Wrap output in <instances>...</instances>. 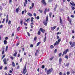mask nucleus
<instances>
[{
    "instance_id": "obj_1",
    "label": "nucleus",
    "mask_w": 75,
    "mask_h": 75,
    "mask_svg": "<svg viewBox=\"0 0 75 75\" xmlns=\"http://www.w3.org/2000/svg\"><path fill=\"white\" fill-rule=\"evenodd\" d=\"M53 69L52 68L48 70H47V69L45 68V71L46 72H47V75H49L50 74V73H51L52 71H53Z\"/></svg>"
},
{
    "instance_id": "obj_2",
    "label": "nucleus",
    "mask_w": 75,
    "mask_h": 75,
    "mask_svg": "<svg viewBox=\"0 0 75 75\" xmlns=\"http://www.w3.org/2000/svg\"><path fill=\"white\" fill-rule=\"evenodd\" d=\"M48 16L47 15L46 17V20L43 21L44 24L45 25H47V23H48Z\"/></svg>"
},
{
    "instance_id": "obj_3",
    "label": "nucleus",
    "mask_w": 75,
    "mask_h": 75,
    "mask_svg": "<svg viewBox=\"0 0 75 75\" xmlns=\"http://www.w3.org/2000/svg\"><path fill=\"white\" fill-rule=\"evenodd\" d=\"M26 66H27V64H25V65L23 71V75H25V73L27 72V70H26Z\"/></svg>"
},
{
    "instance_id": "obj_4",
    "label": "nucleus",
    "mask_w": 75,
    "mask_h": 75,
    "mask_svg": "<svg viewBox=\"0 0 75 75\" xmlns=\"http://www.w3.org/2000/svg\"><path fill=\"white\" fill-rule=\"evenodd\" d=\"M69 51V49H67L65 51H64L62 56H63L64 55L67 54L68 51Z\"/></svg>"
},
{
    "instance_id": "obj_5",
    "label": "nucleus",
    "mask_w": 75,
    "mask_h": 75,
    "mask_svg": "<svg viewBox=\"0 0 75 75\" xmlns=\"http://www.w3.org/2000/svg\"><path fill=\"white\" fill-rule=\"evenodd\" d=\"M41 2L43 4L44 6H45L47 5V3H46V2H45V0H42L41 1Z\"/></svg>"
},
{
    "instance_id": "obj_6",
    "label": "nucleus",
    "mask_w": 75,
    "mask_h": 75,
    "mask_svg": "<svg viewBox=\"0 0 75 75\" xmlns=\"http://www.w3.org/2000/svg\"><path fill=\"white\" fill-rule=\"evenodd\" d=\"M29 2H31L30 0H28ZM27 0H25V2L24 3V7H26V5L27 4Z\"/></svg>"
},
{
    "instance_id": "obj_7",
    "label": "nucleus",
    "mask_w": 75,
    "mask_h": 75,
    "mask_svg": "<svg viewBox=\"0 0 75 75\" xmlns=\"http://www.w3.org/2000/svg\"><path fill=\"white\" fill-rule=\"evenodd\" d=\"M3 62H4V64H5V65L7 64V60H6V58H4V59Z\"/></svg>"
},
{
    "instance_id": "obj_8",
    "label": "nucleus",
    "mask_w": 75,
    "mask_h": 75,
    "mask_svg": "<svg viewBox=\"0 0 75 75\" xmlns=\"http://www.w3.org/2000/svg\"><path fill=\"white\" fill-rule=\"evenodd\" d=\"M40 30L43 33H44V32H45V30L43 29L42 28H40Z\"/></svg>"
},
{
    "instance_id": "obj_9",
    "label": "nucleus",
    "mask_w": 75,
    "mask_h": 75,
    "mask_svg": "<svg viewBox=\"0 0 75 75\" xmlns=\"http://www.w3.org/2000/svg\"><path fill=\"white\" fill-rule=\"evenodd\" d=\"M62 62V59L61 58H60L59 59V65H61V62Z\"/></svg>"
},
{
    "instance_id": "obj_10",
    "label": "nucleus",
    "mask_w": 75,
    "mask_h": 75,
    "mask_svg": "<svg viewBox=\"0 0 75 75\" xmlns=\"http://www.w3.org/2000/svg\"><path fill=\"white\" fill-rule=\"evenodd\" d=\"M70 4H71V6H75V3H74V2H72V3L70 2Z\"/></svg>"
},
{
    "instance_id": "obj_11",
    "label": "nucleus",
    "mask_w": 75,
    "mask_h": 75,
    "mask_svg": "<svg viewBox=\"0 0 75 75\" xmlns=\"http://www.w3.org/2000/svg\"><path fill=\"white\" fill-rule=\"evenodd\" d=\"M61 38H60L58 40L57 42V45H58L59 44V43L61 41Z\"/></svg>"
},
{
    "instance_id": "obj_12",
    "label": "nucleus",
    "mask_w": 75,
    "mask_h": 75,
    "mask_svg": "<svg viewBox=\"0 0 75 75\" xmlns=\"http://www.w3.org/2000/svg\"><path fill=\"white\" fill-rule=\"evenodd\" d=\"M60 21L61 24H62L63 22H62V21L61 19V17H60Z\"/></svg>"
},
{
    "instance_id": "obj_13",
    "label": "nucleus",
    "mask_w": 75,
    "mask_h": 75,
    "mask_svg": "<svg viewBox=\"0 0 75 75\" xmlns=\"http://www.w3.org/2000/svg\"><path fill=\"white\" fill-rule=\"evenodd\" d=\"M68 21H69V22L70 23V25H72V23H71V22H72V20H71V19H69L68 20Z\"/></svg>"
},
{
    "instance_id": "obj_14",
    "label": "nucleus",
    "mask_w": 75,
    "mask_h": 75,
    "mask_svg": "<svg viewBox=\"0 0 75 75\" xmlns=\"http://www.w3.org/2000/svg\"><path fill=\"white\" fill-rule=\"evenodd\" d=\"M56 28V26H54L53 27H51V29L52 30H54Z\"/></svg>"
},
{
    "instance_id": "obj_15",
    "label": "nucleus",
    "mask_w": 75,
    "mask_h": 75,
    "mask_svg": "<svg viewBox=\"0 0 75 75\" xmlns=\"http://www.w3.org/2000/svg\"><path fill=\"white\" fill-rule=\"evenodd\" d=\"M75 42H74L71 45V47H74V46H75Z\"/></svg>"
},
{
    "instance_id": "obj_16",
    "label": "nucleus",
    "mask_w": 75,
    "mask_h": 75,
    "mask_svg": "<svg viewBox=\"0 0 75 75\" xmlns=\"http://www.w3.org/2000/svg\"><path fill=\"white\" fill-rule=\"evenodd\" d=\"M12 65L13 67H14L15 66H16V64H15V63H14V62H13L12 63Z\"/></svg>"
},
{
    "instance_id": "obj_17",
    "label": "nucleus",
    "mask_w": 75,
    "mask_h": 75,
    "mask_svg": "<svg viewBox=\"0 0 75 75\" xmlns=\"http://www.w3.org/2000/svg\"><path fill=\"white\" fill-rule=\"evenodd\" d=\"M28 16H30V17H31L33 16L32 14H31L30 13H28Z\"/></svg>"
},
{
    "instance_id": "obj_18",
    "label": "nucleus",
    "mask_w": 75,
    "mask_h": 75,
    "mask_svg": "<svg viewBox=\"0 0 75 75\" xmlns=\"http://www.w3.org/2000/svg\"><path fill=\"white\" fill-rule=\"evenodd\" d=\"M50 48L51 49H52V48H54V46L53 45H51L50 46Z\"/></svg>"
},
{
    "instance_id": "obj_19",
    "label": "nucleus",
    "mask_w": 75,
    "mask_h": 75,
    "mask_svg": "<svg viewBox=\"0 0 75 75\" xmlns=\"http://www.w3.org/2000/svg\"><path fill=\"white\" fill-rule=\"evenodd\" d=\"M19 8H17L16 9V13H18V11H19Z\"/></svg>"
},
{
    "instance_id": "obj_20",
    "label": "nucleus",
    "mask_w": 75,
    "mask_h": 75,
    "mask_svg": "<svg viewBox=\"0 0 75 75\" xmlns=\"http://www.w3.org/2000/svg\"><path fill=\"white\" fill-rule=\"evenodd\" d=\"M7 41L6 40H4V44H5V45L7 44Z\"/></svg>"
},
{
    "instance_id": "obj_21",
    "label": "nucleus",
    "mask_w": 75,
    "mask_h": 75,
    "mask_svg": "<svg viewBox=\"0 0 75 75\" xmlns=\"http://www.w3.org/2000/svg\"><path fill=\"white\" fill-rule=\"evenodd\" d=\"M47 8H46L44 12V14H46V13H47Z\"/></svg>"
},
{
    "instance_id": "obj_22",
    "label": "nucleus",
    "mask_w": 75,
    "mask_h": 75,
    "mask_svg": "<svg viewBox=\"0 0 75 75\" xmlns=\"http://www.w3.org/2000/svg\"><path fill=\"white\" fill-rule=\"evenodd\" d=\"M49 16L50 18H51V16H52V12H50L49 13Z\"/></svg>"
},
{
    "instance_id": "obj_23",
    "label": "nucleus",
    "mask_w": 75,
    "mask_h": 75,
    "mask_svg": "<svg viewBox=\"0 0 75 75\" xmlns=\"http://www.w3.org/2000/svg\"><path fill=\"white\" fill-rule=\"evenodd\" d=\"M54 56H52L51 58L50 59V61H52L53 59H54Z\"/></svg>"
},
{
    "instance_id": "obj_24",
    "label": "nucleus",
    "mask_w": 75,
    "mask_h": 75,
    "mask_svg": "<svg viewBox=\"0 0 75 75\" xmlns=\"http://www.w3.org/2000/svg\"><path fill=\"white\" fill-rule=\"evenodd\" d=\"M14 57H16V55H17V52H15V53L13 55Z\"/></svg>"
},
{
    "instance_id": "obj_25",
    "label": "nucleus",
    "mask_w": 75,
    "mask_h": 75,
    "mask_svg": "<svg viewBox=\"0 0 75 75\" xmlns=\"http://www.w3.org/2000/svg\"><path fill=\"white\" fill-rule=\"evenodd\" d=\"M41 42H39L37 44V46H38L40 44V43Z\"/></svg>"
},
{
    "instance_id": "obj_26",
    "label": "nucleus",
    "mask_w": 75,
    "mask_h": 75,
    "mask_svg": "<svg viewBox=\"0 0 75 75\" xmlns=\"http://www.w3.org/2000/svg\"><path fill=\"white\" fill-rule=\"evenodd\" d=\"M47 38V37L46 36L45 37L44 40V42H45V41L46 40V39Z\"/></svg>"
},
{
    "instance_id": "obj_27",
    "label": "nucleus",
    "mask_w": 75,
    "mask_h": 75,
    "mask_svg": "<svg viewBox=\"0 0 75 75\" xmlns=\"http://www.w3.org/2000/svg\"><path fill=\"white\" fill-rule=\"evenodd\" d=\"M38 34V35H40L41 34V31L40 30H39Z\"/></svg>"
},
{
    "instance_id": "obj_28",
    "label": "nucleus",
    "mask_w": 75,
    "mask_h": 75,
    "mask_svg": "<svg viewBox=\"0 0 75 75\" xmlns=\"http://www.w3.org/2000/svg\"><path fill=\"white\" fill-rule=\"evenodd\" d=\"M37 39V37H35L34 38V41H36Z\"/></svg>"
},
{
    "instance_id": "obj_29",
    "label": "nucleus",
    "mask_w": 75,
    "mask_h": 75,
    "mask_svg": "<svg viewBox=\"0 0 75 75\" xmlns=\"http://www.w3.org/2000/svg\"><path fill=\"white\" fill-rule=\"evenodd\" d=\"M4 50H3L2 51V55H3V54H4Z\"/></svg>"
},
{
    "instance_id": "obj_30",
    "label": "nucleus",
    "mask_w": 75,
    "mask_h": 75,
    "mask_svg": "<svg viewBox=\"0 0 75 75\" xmlns=\"http://www.w3.org/2000/svg\"><path fill=\"white\" fill-rule=\"evenodd\" d=\"M23 20L21 21H20V23H21V25H23Z\"/></svg>"
},
{
    "instance_id": "obj_31",
    "label": "nucleus",
    "mask_w": 75,
    "mask_h": 75,
    "mask_svg": "<svg viewBox=\"0 0 75 75\" xmlns=\"http://www.w3.org/2000/svg\"><path fill=\"white\" fill-rule=\"evenodd\" d=\"M65 58H67V59H68V56L67 55H66L65 57Z\"/></svg>"
},
{
    "instance_id": "obj_32",
    "label": "nucleus",
    "mask_w": 75,
    "mask_h": 75,
    "mask_svg": "<svg viewBox=\"0 0 75 75\" xmlns=\"http://www.w3.org/2000/svg\"><path fill=\"white\" fill-rule=\"evenodd\" d=\"M11 21H9L8 22V24H9V25H10V24H11Z\"/></svg>"
},
{
    "instance_id": "obj_33",
    "label": "nucleus",
    "mask_w": 75,
    "mask_h": 75,
    "mask_svg": "<svg viewBox=\"0 0 75 75\" xmlns=\"http://www.w3.org/2000/svg\"><path fill=\"white\" fill-rule=\"evenodd\" d=\"M33 20H34V18L32 17L31 18V22H33Z\"/></svg>"
},
{
    "instance_id": "obj_34",
    "label": "nucleus",
    "mask_w": 75,
    "mask_h": 75,
    "mask_svg": "<svg viewBox=\"0 0 75 75\" xmlns=\"http://www.w3.org/2000/svg\"><path fill=\"white\" fill-rule=\"evenodd\" d=\"M28 21H30V19L29 18H28L26 21H25V22H28Z\"/></svg>"
},
{
    "instance_id": "obj_35",
    "label": "nucleus",
    "mask_w": 75,
    "mask_h": 75,
    "mask_svg": "<svg viewBox=\"0 0 75 75\" xmlns=\"http://www.w3.org/2000/svg\"><path fill=\"white\" fill-rule=\"evenodd\" d=\"M7 49H8V46H6V51H7Z\"/></svg>"
},
{
    "instance_id": "obj_36",
    "label": "nucleus",
    "mask_w": 75,
    "mask_h": 75,
    "mask_svg": "<svg viewBox=\"0 0 75 75\" xmlns=\"http://www.w3.org/2000/svg\"><path fill=\"white\" fill-rule=\"evenodd\" d=\"M34 6V3H32V8H33Z\"/></svg>"
},
{
    "instance_id": "obj_37",
    "label": "nucleus",
    "mask_w": 75,
    "mask_h": 75,
    "mask_svg": "<svg viewBox=\"0 0 75 75\" xmlns=\"http://www.w3.org/2000/svg\"><path fill=\"white\" fill-rule=\"evenodd\" d=\"M69 63H67L66 64V67H68V66H69Z\"/></svg>"
},
{
    "instance_id": "obj_38",
    "label": "nucleus",
    "mask_w": 75,
    "mask_h": 75,
    "mask_svg": "<svg viewBox=\"0 0 75 75\" xmlns=\"http://www.w3.org/2000/svg\"><path fill=\"white\" fill-rule=\"evenodd\" d=\"M10 58L11 59H12V60H13V59H14V57L12 56H11L10 57Z\"/></svg>"
},
{
    "instance_id": "obj_39",
    "label": "nucleus",
    "mask_w": 75,
    "mask_h": 75,
    "mask_svg": "<svg viewBox=\"0 0 75 75\" xmlns=\"http://www.w3.org/2000/svg\"><path fill=\"white\" fill-rule=\"evenodd\" d=\"M6 57V55L4 54V55H3L2 58V59H3L4 58V57Z\"/></svg>"
},
{
    "instance_id": "obj_40",
    "label": "nucleus",
    "mask_w": 75,
    "mask_h": 75,
    "mask_svg": "<svg viewBox=\"0 0 75 75\" xmlns=\"http://www.w3.org/2000/svg\"><path fill=\"white\" fill-rule=\"evenodd\" d=\"M37 20H39L40 19V17L39 16H37L36 17Z\"/></svg>"
},
{
    "instance_id": "obj_41",
    "label": "nucleus",
    "mask_w": 75,
    "mask_h": 75,
    "mask_svg": "<svg viewBox=\"0 0 75 75\" xmlns=\"http://www.w3.org/2000/svg\"><path fill=\"white\" fill-rule=\"evenodd\" d=\"M71 8L73 10H74L75 9V7L74 6H71Z\"/></svg>"
},
{
    "instance_id": "obj_42",
    "label": "nucleus",
    "mask_w": 75,
    "mask_h": 75,
    "mask_svg": "<svg viewBox=\"0 0 75 75\" xmlns=\"http://www.w3.org/2000/svg\"><path fill=\"white\" fill-rule=\"evenodd\" d=\"M44 68H45V66H44V65H42V69H44Z\"/></svg>"
},
{
    "instance_id": "obj_43",
    "label": "nucleus",
    "mask_w": 75,
    "mask_h": 75,
    "mask_svg": "<svg viewBox=\"0 0 75 75\" xmlns=\"http://www.w3.org/2000/svg\"><path fill=\"white\" fill-rule=\"evenodd\" d=\"M20 30V27H18L17 28V30L19 31Z\"/></svg>"
},
{
    "instance_id": "obj_44",
    "label": "nucleus",
    "mask_w": 75,
    "mask_h": 75,
    "mask_svg": "<svg viewBox=\"0 0 75 75\" xmlns=\"http://www.w3.org/2000/svg\"><path fill=\"white\" fill-rule=\"evenodd\" d=\"M27 34H28V36L29 37H30V33H29V32H27Z\"/></svg>"
},
{
    "instance_id": "obj_45",
    "label": "nucleus",
    "mask_w": 75,
    "mask_h": 75,
    "mask_svg": "<svg viewBox=\"0 0 75 75\" xmlns=\"http://www.w3.org/2000/svg\"><path fill=\"white\" fill-rule=\"evenodd\" d=\"M57 49H55L54 51V53H56V52H57Z\"/></svg>"
},
{
    "instance_id": "obj_46",
    "label": "nucleus",
    "mask_w": 75,
    "mask_h": 75,
    "mask_svg": "<svg viewBox=\"0 0 75 75\" xmlns=\"http://www.w3.org/2000/svg\"><path fill=\"white\" fill-rule=\"evenodd\" d=\"M14 34V33L13 32L12 34V37H13Z\"/></svg>"
},
{
    "instance_id": "obj_47",
    "label": "nucleus",
    "mask_w": 75,
    "mask_h": 75,
    "mask_svg": "<svg viewBox=\"0 0 75 75\" xmlns=\"http://www.w3.org/2000/svg\"><path fill=\"white\" fill-rule=\"evenodd\" d=\"M57 7H58V5H57V4L55 6V8H57Z\"/></svg>"
},
{
    "instance_id": "obj_48",
    "label": "nucleus",
    "mask_w": 75,
    "mask_h": 75,
    "mask_svg": "<svg viewBox=\"0 0 75 75\" xmlns=\"http://www.w3.org/2000/svg\"><path fill=\"white\" fill-rule=\"evenodd\" d=\"M39 11H40L41 13H42V11H41L40 10H38Z\"/></svg>"
},
{
    "instance_id": "obj_49",
    "label": "nucleus",
    "mask_w": 75,
    "mask_h": 75,
    "mask_svg": "<svg viewBox=\"0 0 75 75\" xmlns=\"http://www.w3.org/2000/svg\"><path fill=\"white\" fill-rule=\"evenodd\" d=\"M5 40H8V37H6L5 38Z\"/></svg>"
},
{
    "instance_id": "obj_50",
    "label": "nucleus",
    "mask_w": 75,
    "mask_h": 75,
    "mask_svg": "<svg viewBox=\"0 0 75 75\" xmlns=\"http://www.w3.org/2000/svg\"><path fill=\"white\" fill-rule=\"evenodd\" d=\"M0 10H3V7L1 6H0Z\"/></svg>"
},
{
    "instance_id": "obj_51",
    "label": "nucleus",
    "mask_w": 75,
    "mask_h": 75,
    "mask_svg": "<svg viewBox=\"0 0 75 75\" xmlns=\"http://www.w3.org/2000/svg\"><path fill=\"white\" fill-rule=\"evenodd\" d=\"M57 42H56L54 44V46H55L56 45H57Z\"/></svg>"
},
{
    "instance_id": "obj_52",
    "label": "nucleus",
    "mask_w": 75,
    "mask_h": 75,
    "mask_svg": "<svg viewBox=\"0 0 75 75\" xmlns=\"http://www.w3.org/2000/svg\"><path fill=\"white\" fill-rule=\"evenodd\" d=\"M57 35H58L59 34H61V32H58L57 33Z\"/></svg>"
},
{
    "instance_id": "obj_53",
    "label": "nucleus",
    "mask_w": 75,
    "mask_h": 75,
    "mask_svg": "<svg viewBox=\"0 0 75 75\" xmlns=\"http://www.w3.org/2000/svg\"><path fill=\"white\" fill-rule=\"evenodd\" d=\"M62 55V54L61 53H60L59 54V57H60V56H61Z\"/></svg>"
},
{
    "instance_id": "obj_54",
    "label": "nucleus",
    "mask_w": 75,
    "mask_h": 75,
    "mask_svg": "<svg viewBox=\"0 0 75 75\" xmlns=\"http://www.w3.org/2000/svg\"><path fill=\"white\" fill-rule=\"evenodd\" d=\"M69 72H67V75H69Z\"/></svg>"
},
{
    "instance_id": "obj_55",
    "label": "nucleus",
    "mask_w": 75,
    "mask_h": 75,
    "mask_svg": "<svg viewBox=\"0 0 75 75\" xmlns=\"http://www.w3.org/2000/svg\"><path fill=\"white\" fill-rule=\"evenodd\" d=\"M8 19H6V23H7V22H8Z\"/></svg>"
},
{
    "instance_id": "obj_56",
    "label": "nucleus",
    "mask_w": 75,
    "mask_h": 75,
    "mask_svg": "<svg viewBox=\"0 0 75 75\" xmlns=\"http://www.w3.org/2000/svg\"><path fill=\"white\" fill-rule=\"evenodd\" d=\"M20 68V66H18L17 67V68L16 69H19Z\"/></svg>"
},
{
    "instance_id": "obj_57",
    "label": "nucleus",
    "mask_w": 75,
    "mask_h": 75,
    "mask_svg": "<svg viewBox=\"0 0 75 75\" xmlns=\"http://www.w3.org/2000/svg\"><path fill=\"white\" fill-rule=\"evenodd\" d=\"M24 11H23L22 12V14H24Z\"/></svg>"
},
{
    "instance_id": "obj_58",
    "label": "nucleus",
    "mask_w": 75,
    "mask_h": 75,
    "mask_svg": "<svg viewBox=\"0 0 75 75\" xmlns=\"http://www.w3.org/2000/svg\"><path fill=\"white\" fill-rule=\"evenodd\" d=\"M9 0V3L11 4V1H12V0Z\"/></svg>"
},
{
    "instance_id": "obj_59",
    "label": "nucleus",
    "mask_w": 75,
    "mask_h": 75,
    "mask_svg": "<svg viewBox=\"0 0 75 75\" xmlns=\"http://www.w3.org/2000/svg\"><path fill=\"white\" fill-rule=\"evenodd\" d=\"M24 25H26V26H27V24L26 23H24Z\"/></svg>"
},
{
    "instance_id": "obj_60",
    "label": "nucleus",
    "mask_w": 75,
    "mask_h": 75,
    "mask_svg": "<svg viewBox=\"0 0 75 75\" xmlns=\"http://www.w3.org/2000/svg\"><path fill=\"white\" fill-rule=\"evenodd\" d=\"M30 47H33V44H31L30 45Z\"/></svg>"
},
{
    "instance_id": "obj_61",
    "label": "nucleus",
    "mask_w": 75,
    "mask_h": 75,
    "mask_svg": "<svg viewBox=\"0 0 75 75\" xmlns=\"http://www.w3.org/2000/svg\"><path fill=\"white\" fill-rule=\"evenodd\" d=\"M4 69H5L6 70V69H7V67H6L5 68H4Z\"/></svg>"
},
{
    "instance_id": "obj_62",
    "label": "nucleus",
    "mask_w": 75,
    "mask_h": 75,
    "mask_svg": "<svg viewBox=\"0 0 75 75\" xmlns=\"http://www.w3.org/2000/svg\"><path fill=\"white\" fill-rule=\"evenodd\" d=\"M22 60H23V58H21L20 59V62H22Z\"/></svg>"
},
{
    "instance_id": "obj_63",
    "label": "nucleus",
    "mask_w": 75,
    "mask_h": 75,
    "mask_svg": "<svg viewBox=\"0 0 75 75\" xmlns=\"http://www.w3.org/2000/svg\"><path fill=\"white\" fill-rule=\"evenodd\" d=\"M33 16H36V13H33Z\"/></svg>"
},
{
    "instance_id": "obj_64",
    "label": "nucleus",
    "mask_w": 75,
    "mask_h": 75,
    "mask_svg": "<svg viewBox=\"0 0 75 75\" xmlns=\"http://www.w3.org/2000/svg\"><path fill=\"white\" fill-rule=\"evenodd\" d=\"M62 72H60L59 73V75H62Z\"/></svg>"
}]
</instances>
